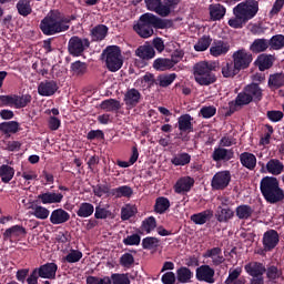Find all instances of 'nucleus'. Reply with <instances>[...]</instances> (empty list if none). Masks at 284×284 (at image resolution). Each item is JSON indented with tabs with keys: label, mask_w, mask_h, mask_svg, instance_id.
<instances>
[{
	"label": "nucleus",
	"mask_w": 284,
	"mask_h": 284,
	"mask_svg": "<svg viewBox=\"0 0 284 284\" xmlns=\"http://www.w3.org/2000/svg\"><path fill=\"white\" fill-rule=\"evenodd\" d=\"M88 48H90V40L87 38H79L74 36L69 40V52L73 57H81Z\"/></svg>",
	"instance_id": "8"
},
{
	"label": "nucleus",
	"mask_w": 284,
	"mask_h": 284,
	"mask_svg": "<svg viewBox=\"0 0 284 284\" xmlns=\"http://www.w3.org/2000/svg\"><path fill=\"white\" fill-rule=\"evenodd\" d=\"M36 270L40 278H57V270H59V266H57L55 263H47Z\"/></svg>",
	"instance_id": "16"
},
{
	"label": "nucleus",
	"mask_w": 284,
	"mask_h": 284,
	"mask_svg": "<svg viewBox=\"0 0 284 284\" xmlns=\"http://www.w3.org/2000/svg\"><path fill=\"white\" fill-rule=\"evenodd\" d=\"M248 89H250V84H246L243 91H240V93H237L235 101L230 103L231 110H236L237 106H242V105H250L251 98H250Z\"/></svg>",
	"instance_id": "13"
},
{
	"label": "nucleus",
	"mask_w": 284,
	"mask_h": 284,
	"mask_svg": "<svg viewBox=\"0 0 284 284\" xmlns=\"http://www.w3.org/2000/svg\"><path fill=\"white\" fill-rule=\"evenodd\" d=\"M257 12H260V2L257 0L239 2V4L233 7L234 17L229 19V26L231 28H243V26L256 17Z\"/></svg>",
	"instance_id": "1"
},
{
	"label": "nucleus",
	"mask_w": 284,
	"mask_h": 284,
	"mask_svg": "<svg viewBox=\"0 0 284 284\" xmlns=\"http://www.w3.org/2000/svg\"><path fill=\"white\" fill-rule=\"evenodd\" d=\"M139 212L136 205L134 204H126L121 209V219L122 221H130L132 216H134Z\"/></svg>",
	"instance_id": "43"
},
{
	"label": "nucleus",
	"mask_w": 284,
	"mask_h": 284,
	"mask_svg": "<svg viewBox=\"0 0 284 284\" xmlns=\"http://www.w3.org/2000/svg\"><path fill=\"white\" fill-rule=\"evenodd\" d=\"M266 116L271 122H281L284 118V112L282 110H267Z\"/></svg>",
	"instance_id": "54"
},
{
	"label": "nucleus",
	"mask_w": 284,
	"mask_h": 284,
	"mask_svg": "<svg viewBox=\"0 0 284 284\" xmlns=\"http://www.w3.org/2000/svg\"><path fill=\"white\" fill-rule=\"evenodd\" d=\"M123 101L126 108H136V105H139L141 102V92H139L136 89H129L124 94Z\"/></svg>",
	"instance_id": "18"
},
{
	"label": "nucleus",
	"mask_w": 284,
	"mask_h": 284,
	"mask_svg": "<svg viewBox=\"0 0 284 284\" xmlns=\"http://www.w3.org/2000/svg\"><path fill=\"white\" fill-rule=\"evenodd\" d=\"M267 85L270 89H281L284 87V72H274L268 77Z\"/></svg>",
	"instance_id": "28"
},
{
	"label": "nucleus",
	"mask_w": 284,
	"mask_h": 284,
	"mask_svg": "<svg viewBox=\"0 0 284 284\" xmlns=\"http://www.w3.org/2000/svg\"><path fill=\"white\" fill-rule=\"evenodd\" d=\"M120 265L126 270H130V267L134 265V255H132V253L122 254L120 257Z\"/></svg>",
	"instance_id": "53"
},
{
	"label": "nucleus",
	"mask_w": 284,
	"mask_h": 284,
	"mask_svg": "<svg viewBox=\"0 0 284 284\" xmlns=\"http://www.w3.org/2000/svg\"><path fill=\"white\" fill-rule=\"evenodd\" d=\"M230 49V42H224L223 40L216 42L215 40V58L225 57V54H229Z\"/></svg>",
	"instance_id": "46"
},
{
	"label": "nucleus",
	"mask_w": 284,
	"mask_h": 284,
	"mask_svg": "<svg viewBox=\"0 0 284 284\" xmlns=\"http://www.w3.org/2000/svg\"><path fill=\"white\" fill-rule=\"evenodd\" d=\"M248 97H250V103L253 101L255 103H258L263 99V89H261V85L256 82H252L248 84Z\"/></svg>",
	"instance_id": "23"
},
{
	"label": "nucleus",
	"mask_w": 284,
	"mask_h": 284,
	"mask_svg": "<svg viewBox=\"0 0 284 284\" xmlns=\"http://www.w3.org/2000/svg\"><path fill=\"white\" fill-rule=\"evenodd\" d=\"M214 70V63L202 61L197 62L193 67V77L199 85H210L213 83L212 71Z\"/></svg>",
	"instance_id": "6"
},
{
	"label": "nucleus",
	"mask_w": 284,
	"mask_h": 284,
	"mask_svg": "<svg viewBox=\"0 0 284 284\" xmlns=\"http://www.w3.org/2000/svg\"><path fill=\"white\" fill-rule=\"evenodd\" d=\"M283 272L282 270H278V267L275 266V264H272L271 267H267L266 276L271 281H275L276 278H281Z\"/></svg>",
	"instance_id": "58"
},
{
	"label": "nucleus",
	"mask_w": 284,
	"mask_h": 284,
	"mask_svg": "<svg viewBox=\"0 0 284 284\" xmlns=\"http://www.w3.org/2000/svg\"><path fill=\"white\" fill-rule=\"evenodd\" d=\"M176 80V74L175 73H170V74H162L158 77V85L161 88H168L169 85H172L174 81Z\"/></svg>",
	"instance_id": "47"
},
{
	"label": "nucleus",
	"mask_w": 284,
	"mask_h": 284,
	"mask_svg": "<svg viewBox=\"0 0 284 284\" xmlns=\"http://www.w3.org/2000/svg\"><path fill=\"white\" fill-rule=\"evenodd\" d=\"M30 101H32V95L30 94H24L22 97L16 95L14 108L17 109L26 108V105H28Z\"/></svg>",
	"instance_id": "56"
},
{
	"label": "nucleus",
	"mask_w": 284,
	"mask_h": 284,
	"mask_svg": "<svg viewBox=\"0 0 284 284\" xmlns=\"http://www.w3.org/2000/svg\"><path fill=\"white\" fill-rule=\"evenodd\" d=\"M4 239H19L26 236V227L21 225H13L7 229L3 233Z\"/></svg>",
	"instance_id": "26"
},
{
	"label": "nucleus",
	"mask_w": 284,
	"mask_h": 284,
	"mask_svg": "<svg viewBox=\"0 0 284 284\" xmlns=\"http://www.w3.org/2000/svg\"><path fill=\"white\" fill-rule=\"evenodd\" d=\"M270 47V40H266L265 38H256L253 40L252 44L250 45L251 51H253V54H262V51H266Z\"/></svg>",
	"instance_id": "25"
},
{
	"label": "nucleus",
	"mask_w": 284,
	"mask_h": 284,
	"mask_svg": "<svg viewBox=\"0 0 284 284\" xmlns=\"http://www.w3.org/2000/svg\"><path fill=\"white\" fill-rule=\"evenodd\" d=\"M92 214H94V205L92 203L83 202L79 205L77 215L80 219H89Z\"/></svg>",
	"instance_id": "30"
},
{
	"label": "nucleus",
	"mask_w": 284,
	"mask_h": 284,
	"mask_svg": "<svg viewBox=\"0 0 284 284\" xmlns=\"http://www.w3.org/2000/svg\"><path fill=\"white\" fill-rule=\"evenodd\" d=\"M268 173H273V176L280 175L284 171V164L280 160H270L266 164Z\"/></svg>",
	"instance_id": "38"
},
{
	"label": "nucleus",
	"mask_w": 284,
	"mask_h": 284,
	"mask_svg": "<svg viewBox=\"0 0 284 284\" xmlns=\"http://www.w3.org/2000/svg\"><path fill=\"white\" fill-rule=\"evenodd\" d=\"M32 216H36V219H40V221H45L48 216H50V210L45 209V206L36 205L32 206Z\"/></svg>",
	"instance_id": "45"
},
{
	"label": "nucleus",
	"mask_w": 284,
	"mask_h": 284,
	"mask_svg": "<svg viewBox=\"0 0 284 284\" xmlns=\"http://www.w3.org/2000/svg\"><path fill=\"white\" fill-rule=\"evenodd\" d=\"M178 125L180 132H192V115H181L178 120Z\"/></svg>",
	"instance_id": "35"
},
{
	"label": "nucleus",
	"mask_w": 284,
	"mask_h": 284,
	"mask_svg": "<svg viewBox=\"0 0 284 284\" xmlns=\"http://www.w3.org/2000/svg\"><path fill=\"white\" fill-rule=\"evenodd\" d=\"M191 160L192 156H190V154L180 153L171 160V163H173V165H187V163H190Z\"/></svg>",
	"instance_id": "50"
},
{
	"label": "nucleus",
	"mask_w": 284,
	"mask_h": 284,
	"mask_svg": "<svg viewBox=\"0 0 284 284\" xmlns=\"http://www.w3.org/2000/svg\"><path fill=\"white\" fill-rule=\"evenodd\" d=\"M233 156H234V150H227L221 144L219 148H215V159H220L221 163L230 162V159H233Z\"/></svg>",
	"instance_id": "27"
},
{
	"label": "nucleus",
	"mask_w": 284,
	"mask_h": 284,
	"mask_svg": "<svg viewBox=\"0 0 284 284\" xmlns=\"http://www.w3.org/2000/svg\"><path fill=\"white\" fill-rule=\"evenodd\" d=\"M194 187V179L190 176L180 178L173 186L175 194H187Z\"/></svg>",
	"instance_id": "10"
},
{
	"label": "nucleus",
	"mask_w": 284,
	"mask_h": 284,
	"mask_svg": "<svg viewBox=\"0 0 284 284\" xmlns=\"http://www.w3.org/2000/svg\"><path fill=\"white\" fill-rule=\"evenodd\" d=\"M214 216V213L210 210L203 211L201 213H196L191 215V221L195 223V225H205L206 221H210Z\"/></svg>",
	"instance_id": "29"
},
{
	"label": "nucleus",
	"mask_w": 284,
	"mask_h": 284,
	"mask_svg": "<svg viewBox=\"0 0 284 284\" xmlns=\"http://www.w3.org/2000/svg\"><path fill=\"white\" fill-rule=\"evenodd\" d=\"M197 281H204V283H214V270L210 265H202L196 268L195 274Z\"/></svg>",
	"instance_id": "17"
},
{
	"label": "nucleus",
	"mask_w": 284,
	"mask_h": 284,
	"mask_svg": "<svg viewBox=\"0 0 284 284\" xmlns=\"http://www.w3.org/2000/svg\"><path fill=\"white\" fill-rule=\"evenodd\" d=\"M281 241L280 233L277 230H267L263 234L262 243L264 246L265 252H271L278 246V243Z\"/></svg>",
	"instance_id": "9"
},
{
	"label": "nucleus",
	"mask_w": 284,
	"mask_h": 284,
	"mask_svg": "<svg viewBox=\"0 0 284 284\" xmlns=\"http://www.w3.org/2000/svg\"><path fill=\"white\" fill-rule=\"evenodd\" d=\"M18 131H19V122L17 121L0 123V132H3V134H17Z\"/></svg>",
	"instance_id": "39"
},
{
	"label": "nucleus",
	"mask_w": 284,
	"mask_h": 284,
	"mask_svg": "<svg viewBox=\"0 0 284 284\" xmlns=\"http://www.w3.org/2000/svg\"><path fill=\"white\" fill-rule=\"evenodd\" d=\"M176 63H179V59H175V55H173L171 59L160 58L154 61L153 68L155 70H160L161 72H164V70H170L174 68Z\"/></svg>",
	"instance_id": "21"
},
{
	"label": "nucleus",
	"mask_w": 284,
	"mask_h": 284,
	"mask_svg": "<svg viewBox=\"0 0 284 284\" xmlns=\"http://www.w3.org/2000/svg\"><path fill=\"white\" fill-rule=\"evenodd\" d=\"M87 284H112V280L109 276H88Z\"/></svg>",
	"instance_id": "59"
},
{
	"label": "nucleus",
	"mask_w": 284,
	"mask_h": 284,
	"mask_svg": "<svg viewBox=\"0 0 284 284\" xmlns=\"http://www.w3.org/2000/svg\"><path fill=\"white\" fill-rule=\"evenodd\" d=\"M240 163L245 169L254 171V169H256L257 165V156L253 152H242L240 154Z\"/></svg>",
	"instance_id": "20"
},
{
	"label": "nucleus",
	"mask_w": 284,
	"mask_h": 284,
	"mask_svg": "<svg viewBox=\"0 0 284 284\" xmlns=\"http://www.w3.org/2000/svg\"><path fill=\"white\" fill-rule=\"evenodd\" d=\"M235 213L240 220H250L254 213V209L248 204H241L240 206H236Z\"/></svg>",
	"instance_id": "31"
},
{
	"label": "nucleus",
	"mask_w": 284,
	"mask_h": 284,
	"mask_svg": "<svg viewBox=\"0 0 284 284\" xmlns=\"http://www.w3.org/2000/svg\"><path fill=\"white\" fill-rule=\"evenodd\" d=\"M170 210V200L168 197L160 196L155 200L154 212L156 214H165Z\"/></svg>",
	"instance_id": "37"
},
{
	"label": "nucleus",
	"mask_w": 284,
	"mask_h": 284,
	"mask_svg": "<svg viewBox=\"0 0 284 284\" xmlns=\"http://www.w3.org/2000/svg\"><path fill=\"white\" fill-rule=\"evenodd\" d=\"M256 64L262 71L268 70L273 65V59L272 57H268L267 53H261V55L256 59Z\"/></svg>",
	"instance_id": "42"
},
{
	"label": "nucleus",
	"mask_w": 284,
	"mask_h": 284,
	"mask_svg": "<svg viewBox=\"0 0 284 284\" xmlns=\"http://www.w3.org/2000/svg\"><path fill=\"white\" fill-rule=\"evenodd\" d=\"M192 276H194V274L185 266H182L176 271V278L179 283H190V281H192Z\"/></svg>",
	"instance_id": "40"
},
{
	"label": "nucleus",
	"mask_w": 284,
	"mask_h": 284,
	"mask_svg": "<svg viewBox=\"0 0 284 284\" xmlns=\"http://www.w3.org/2000/svg\"><path fill=\"white\" fill-rule=\"evenodd\" d=\"M112 284H130V277L128 274L114 273L111 275Z\"/></svg>",
	"instance_id": "60"
},
{
	"label": "nucleus",
	"mask_w": 284,
	"mask_h": 284,
	"mask_svg": "<svg viewBox=\"0 0 284 284\" xmlns=\"http://www.w3.org/2000/svg\"><path fill=\"white\" fill-rule=\"evenodd\" d=\"M83 258V253L79 250H70L67 256L64 257V261L67 263H79Z\"/></svg>",
	"instance_id": "51"
},
{
	"label": "nucleus",
	"mask_w": 284,
	"mask_h": 284,
	"mask_svg": "<svg viewBox=\"0 0 284 284\" xmlns=\"http://www.w3.org/2000/svg\"><path fill=\"white\" fill-rule=\"evenodd\" d=\"M145 7L148 10L151 12H155L156 14L160 16V10H161V0H144Z\"/></svg>",
	"instance_id": "57"
},
{
	"label": "nucleus",
	"mask_w": 284,
	"mask_h": 284,
	"mask_svg": "<svg viewBox=\"0 0 284 284\" xmlns=\"http://www.w3.org/2000/svg\"><path fill=\"white\" fill-rule=\"evenodd\" d=\"M70 221V213L63 209H55L51 212L50 223L52 225H63V223H68Z\"/></svg>",
	"instance_id": "15"
},
{
	"label": "nucleus",
	"mask_w": 284,
	"mask_h": 284,
	"mask_svg": "<svg viewBox=\"0 0 284 284\" xmlns=\"http://www.w3.org/2000/svg\"><path fill=\"white\" fill-rule=\"evenodd\" d=\"M16 8L21 17L32 14V6H30V0H19Z\"/></svg>",
	"instance_id": "41"
},
{
	"label": "nucleus",
	"mask_w": 284,
	"mask_h": 284,
	"mask_svg": "<svg viewBox=\"0 0 284 284\" xmlns=\"http://www.w3.org/2000/svg\"><path fill=\"white\" fill-rule=\"evenodd\" d=\"M260 190L267 204H280L284 201V190L281 187L278 178L264 175L260 183Z\"/></svg>",
	"instance_id": "4"
},
{
	"label": "nucleus",
	"mask_w": 284,
	"mask_h": 284,
	"mask_svg": "<svg viewBox=\"0 0 284 284\" xmlns=\"http://www.w3.org/2000/svg\"><path fill=\"white\" fill-rule=\"evenodd\" d=\"M95 219H108V216H112V212L108 210L106 207H103L101 205L95 206Z\"/></svg>",
	"instance_id": "62"
},
{
	"label": "nucleus",
	"mask_w": 284,
	"mask_h": 284,
	"mask_svg": "<svg viewBox=\"0 0 284 284\" xmlns=\"http://www.w3.org/2000/svg\"><path fill=\"white\" fill-rule=\"evenodd\" d=\"M244 271L252 276V278H255L256 276H261V274H265L266 267L263 262L252 261L244 264Z\"/></svg>",
	"instance_id": "11"
},
{
	"label": "nucleus",
	"mask_w": 284,
	"mask_h": 284,
	"mask_svg": "<svg viewBox=\"0 0 284 284\" xmlns=\"http://www.w3.org/2000/svg\"><path fill=\"white\" fill-rule=\"evenodd\" d=\"M103 54L105 55L106 68L110 72H118L123 67V59L121 58V49L116 45L108 47Z\"/></svg>",
	"instance_id": "7"
},
{
	"label": "nucleus",
	"mask_w": 284,
	"mask_h": 284,
	"mask_svg": "<svg viewBox=\"0 0 284 284\" xmlns=\"http://www.w3.org/2000/svg\"><path fill=\"white\" fill-rule=\"evenodd\" d=\"M154 28L164 30V28H168V22L153 13H144L140 17L136 24L133 26V30L142 39H150L154 34Z\"/></svg>",
	"instance_id": "3"
},
{
	"label": "nucleus",
	"mask_w": 284,
	"mask_h": 284,
	"mask_svg": "<svg viewBox=\"0 0 284 284\" xmlns=\"http://www.w3.org/2000/svg\"><path fill=\"white\" fill-rule=\"evenodd\" d=\"M268 47H271V49H283L284 36H273L271 40H268Z\"/></svg>",
	"instance_id": "55"
},
{
	"label": "nucleus",
	"mask_w": 284,
	"mask_h": 284,
	"mask_svg": "<svg viewBox=\"0 0 284 284\" xmlns=\"http://www.w3.org/2000/svg\"><path fill=\"white\" fill-rule=\"evenodd\" d=\"M233 215L234 211L232 209H217V220H220V223H226Z\"/></svg>",
	"instance_id": "52"
},
{
	"label": "nucleus",
	"mask_w": 284,
	"mask_h": 284,
	"mask_svg": "<svg viewBox=\"0 0 284 284\" xmlns=\"http://www.w3.org/2000/svg\"><path fill=\"white\" fill-rule=\"evenodd\" d=\"M71 72L73 77H83L88 72V64L85 62L75 61L71 63Z\"/></svg>",
	"instance_id": "44"
},
{
	"label": "nucleus",
	"mask_w": 284,
	"mask_h": 284,
	"mask_svg": "<svg viewBox=\"0 0 284 284\" xmlns=\"http://www.w3.org/2000/svg\"><path fill=\"white\" fill-rule=\"evenodd\" d=\"M142 247L144 250H153V247H159V240L156 237H146L142 241Z\"/></svg>",
	"instance_id": "63"
},
{
	"label": "nucleus",
	"mask_w": 284,
	"mask_h": 284,
	"mask_svg": "<svg viewBox=\"0 0 284 284\" xmlns=\"http://www.w3.org/2000/svg\"><path fill=\"white\" fill-rule=\"evenodd\" d=\"M210 43H212V39H210L207 36H204L194 44L195 52H205V50L210 48Z\"/></svg>",
	"instance_id": "48"
},
{
	"label": "nucleus",
	"mask_w": 284,
	"mask_h": 284,
	"mask_svg": "<svg viewBox=\"0 0 284 284\" xmlns=\"http://www.w3.org/2000/svg\"><path fill=\"white\" fill-rule=\"evenodd\" d=\"M253 61V53L245 48L236 49L232 53V61H229L222 67V74L224 78H235L241 70L250 68Z\"/></svg>",
	"instance_id": "2"
},
{
	"label": "nucleus",
	"mask_w": 284,
	"mask_h": 284,
	"mask_svg": "<svg viewBox=\"0 0 284 284\" xmlns=\"http://www.w3.org/2000/svg\"><path fill=\"white\" fill-rule=\"evenodd\" d=\"M111 196H115V199H122L123 196L126 199H130V196H132L133 191L132 187L128 186V185H123L120 187H115L112 189L110 191Z\"/></svg>",
	"instance_id": "33"
},
{
	"label": "nucleus",
	"mask_w": 284,
	"mask_h": 284,
	"mask_svg": "<svg viewBox=\"0 0 284 284\" xmlns=\"http://www.w3.org/2000/svg\"><path fill=\"white\" fill-rule=\"evenodd\" d=\"M93 41H103L108 37V28L104 24H98L91 30Z\"/></svg>",
	"instance_id": "36"
},
{
	"label": "nucleus",
	"mask_w": 284,
	"mask_h": 284,
	"mask_svg": "<svg viewBox=\"0 0 284 284\" xmlns=\"http://www.w3.org/2000/svg\"><path fill=\"white\" fill-rule=\"evenodd\" d=\"M40 30L47 37L60 34V32H67L70 30V22L61 16L59 11H51L40 22Z\"/></svg>",
	"instance_id": "5"
},
{
	"label": "nucleus",
	"mask_w": 284,
	"mask_h": 284,
	"mask_svg": "<svg viewBox=\"0 0 284 284\" xmlns=\"http://www.w3.org/2000/svg\"><path fill=\"white\" fill-rule=\"evenodd\" d=\"M162 283L163 284H174L176 283V275L174 272H166L162 275Z\"/></svg>",
	"instance_id": "64"
},
{
	"label": "nucleus",
	"mask_w": 284,
	"mask_h": 284,
	"mask_svg": "<svg viewBox=\"0 0 284 284\" xmlns=\"http://www.w3.org/2000/svg\"><path fill=\"white\" fill-rule=\"evenodd\" d=\"M179 3H181V0H163L159 10L160 17H170L172 11L176 10Z\"/></svg>",
	"instance_id": "22"
},
{
	"label": "nucleus",
	"mask_w": 284,
	"mask_h": 284,
	"mask_svg": "<svg viewBox=\"0 0 284 284\" xmlns=\"http://www.w3.org/2000/svg\"><path fill=\"white\" fill-rule=\"evenodd\" d=\"M39 201H41L42 205H52L57 203H61L63 201L62 193L54 192H45L38 195Z\"/></svg>",
	"instance_id": "19"
},
{
	"label": "nucleus",
	"mask_w": 284,
	"mask_h": 284,
	"mask_svg": "<svg viewBox=\"0 0 284 284\" xmlns=\"http://www.w3.org/2000/svg\"><path fill=\"white\" fill-rule=\"evenodd\" d=\"M232 181L231 171H217L215 173V190H225Z\"/></svg>",
	"instance_id": "14"
},
{
	"label": "nucleus",
	"mask_w": 284,
	"mask_h": 284,
	"mask_svg": "<svg viewBox=\"0 0 284 284\" xmlns=\"http://www.w3.org/2000/svg\"><path fill=\"white\" fill-rule=\"evenodd\" d=\"M100 108L104 112H116L121 110V102L114 99H108L101 102Z\"/></svg>",
	"instance_id": "32"
},
{
	"label": "nucleus",
	"mask_w": 284,
	"mask_h": 284,
	"mask_svg": "<svg viewBox=\"0 0 284 284\" xmlns=\"http://www.w3.org/2000/svg\"><path fill=\"white\" fill-rule=\"evenodd\" d=\"M242 274V267H236L235 270L229 271V276L225 278L226 284L236 283L239 276Z\"/></svg>",
	"instance_id": "61"
},
{
	"label": "nucleus",
	"mask_w": 284,
	"mask_h": 284,
	"mask_svg": "<svg viewBox=\"0 0 284 284\" xmlns=\"http://www.w3.org/2000/svg\"><path fill=\"white\" fill-rule=\"evenodd\" d=\"M57 90H59V87L53 80H44L38 85V94L40 97H52Z\"/></svg>",
	"instance_id": "12"
},
{
	"label": "nucleus",
	"mask_w": 284,
	"mask_h": 284,
	"mask_svg": "<svg viewBox=\"0 0 284 284\" xmlns=\"http://www.w3.org/2000/svg\"><path fill=\"white\" fill-rule=\"evenodd\" d=\"M0 179L2 183H9L12 179H14V168L2 164L0 166Z\"/></svg>",
	"instance_id": "34"
},
{
	"label": "nucleus",
	"mask_w": 284,
	"mask_h": 284,
	"mask_svg": "<svg viewBox=\"0 0 284 284\" xmlns=\"http://www.w3.org/2000/svg\"><path fill=\"white\" fill-rule=\"evenodd\" d=\"M135 54L136 57H139V59H142L143 61H148L150 59H154V55L156 54V52L154 51V47L150 44H144L139 47L135 50Z\"/></svg>",
	"instance_id": "24"
},
{
	"label": "nucleus",
	"mask_w": 284,
	"mask_h": 284,
	"mask_svg": "<svg viewBox=\"0 0 284 284\" xmlns=\"http://www.w3.org/2000/svg\"><path fill=\"white\" fill-rule=\"evenodd\" d=\"M142 232H146V234H150V232H153V230H156V219L154 216H150L145 219L142 222Z\"/></svg>",
	"instance_id": "49"
}]
</instances>
